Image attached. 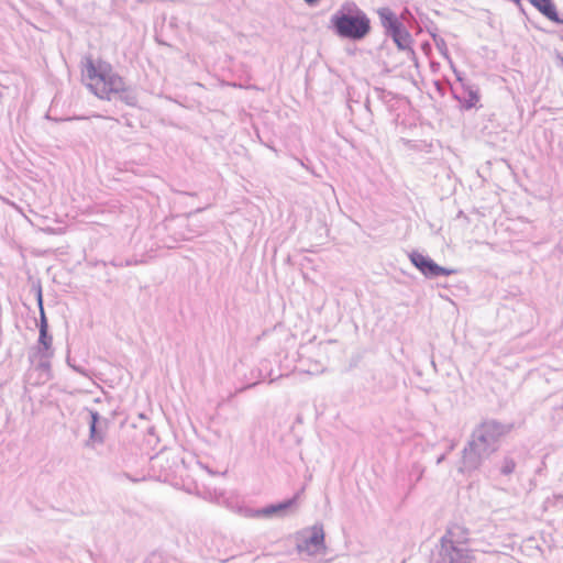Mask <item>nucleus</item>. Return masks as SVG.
Wrapping results in <instances>:
<instances>
[{
    "instance_id": "obj_23",
    "label": "nucleus",
    "mask_w": 563,
    "mask_h": 563,
    "mask_svg": "<svg viewBox=\"0 0 563 563\" xmlns=\"http://www.w3.org/2000/svg\"><path fill=\"white\" fill-rule=\"evenodd\" d=\"M560 60H561V64H562V66H563V57H560Z\"/></svg>"
},
{
    "instance_id": "obj_16",
    "label": "nucleus",
    "mask_w": 563,
    "mask_h": 563,
    "mask_svg": "<svg viewBox=\"0 0 563 563\" xmlns=\"http://www.w3.org/2000/svg\"><path fill=\"white\" fill-rule=\"evenodd\" d=\"M37 302L40 307V332H42V336H44L45 331L48 330L47 319L45 317L44 308H43V299H42V292L38 291L37 295Z\"/></svg>"
},
{
    "instance_id": "obj_14",
    "label": "nucleus",
    "mask_w": 563,
    "mask_h": 563,
    "mask_svg": "<svg viewBox=\"0 0 563 563\" xmlns=\"http://www.w3.org/2000/svg\"><path fill=\"white\" fill-rule=\"evenodd\" d=\"M464 89L466 93L465 108H474L479 100L478 91L473 86H464Z\"/></svg>"
},
{
    "instance_id": "obj_22",
    "label": "nucleus",
    "mask_w": 563,
    "mask_h": 563,
    "mask_svg": "<svg viewBox=\"0 0 563 563\" xmlns=\"http://www.w3.org/2000/svg\"><path fill=\"white\" fill-rule=\"evenodd\" d=\"M443 459H444V456H443V455H442V456H440V457L438 459V463H441V462L443 461Z\"/></svg>"
},
{
    "instance_id": "obj_4",
    "label": "nucleus",
    "mask_w": 563,
    "mask_h": 563,
    "mask_svg": "<svg viewBox=\"0 0 563 563\" xmlns=\"http://www.w3.org/2000/svg\"><path fill=\"white\" fill-rule=\"evenodd\" d=\"M297 551L308 555H317L325 552L324 531L321 525H314L300 533Z\"/></svg>"
},
{
    "instance_id": "obj_6",
    "label": "nucleus",
    "mask_w": 563,
    "mask_h": 563,
    "mask_svg": "<svg viewBox=\"0 0 563 563\" xmlns=\"http://www.w3.org/2000/svg\"><path fill=\"white\" fill-rule=\"evenodd\" d=\"M441 563H476L473 551L467 547L441 548L440 550Z\"/></svg>"
},
{
    "instance_id": "obj_17",
    "label": "nucleus",
    "mask_w": 563,
    "mask_h": 563,
    "mask_svg": "<svg viewBox=\"0 0 563 563\" xmlns=\"http://www.w3.org/2000/svg\"><path fill=\"white\" fill-rule=\"evenodd\" d=\"M516 468V463L512 459H508L506 457L505 461H504V464L501 466V470L500 472L504 474V475H509L511 474Z\"/></svg>"
},
{
    "instance_id": "obj_9",
    "label": "nucleus",
    "mask_w": 563,
    "mask_h": 563,
    "mask_svg": "<svg viewBox=\"0 0 563 563\" xmlns=\"http://www.w3.org/2000/svg\"><path fill=\"white\" fill-rule=\"evenodd\" d=\"M377 13L388 35H391L402 26L397 15L389 8H380Z\"/></svg>"
},
{
    "instance_id": "obj_7",
    "label": "nucleus",
    "mask_w": 563,
    "mask_h": 563,
    "mask_svg": "<svg viewBox=\"0 0 563 563\" xmlns=\"http://www.w3.org/2000/svg\"><path fill=\"white\" fill-rule=\"evenodd\" d=\"M470 538V531L461 525H452L441 538V548H454L466 547Z\"/></svg>"
},
{
    "instance_id": "obj_12",
    "label": "nucleus",
    "mask_w": 563,
    "mask_h": 563,
    "mask_svg": "<svg viewBox=\"0 0 563 563\" xmlns=\"http://www.w3.org/2000/svg\"><path fill=\"white\" fill-rule=\"evenodd\" d=\"M53 338L48 334V331H45L44 336H42V332H40L36 353L43 354L45 356H53L54 351L52 347Z\"/></svg>"
},
{
    "instance_id": "obj_5",
    "label": "nucleus",
    "mask_w": 563,
    "mask_h": 563,
    "mask_svg": "<svg viewBox=\"0 0 563 563\" xmlns=\"http://www.w3.org/2000/svg\"><path fill=\"white\" fill-rule=\"evenodd\" d=\"M409 258L412 265L418 268L421 274H423L428 278H434L438 276H449L455 274L456 271L452 268H446L438 265L429 256H424L419 252H412L409 255Z\"/></svg>"
},
{
    "instance_id": "obj_13",
    "label": "nucleus",
    "mask_w": 563,
    "mask_h": 563,
    "mask_svg": "<svg viewBox=\"0 0 563 563\" xmlns=\"http://www.w3.org/2000/svg\"><path fill=\"white\" fill-rule=\"evenodd\" d=\"M396 43V45L400 49H406L409 47L410 43V35L409 33L401 26L399 30H397L395 33L390 35Z\"/></svg>"
},
{
    "instance_id": "obj_15",
    "label": "nucleus",
    "mask_w": 563,
    "mask_h": 563,
    "mask_svg": "<svg viewBox=\"0 0 563 563\" xmlns=\"http://www.w3.org/2000/svg\"><path fill=\"white\" fill-rule=\"evenodd\" d=\"M102 442H103V435L98 430L97 424L89 423V439H88L86 445L93 448L95 443H102Z\"/></svg>"
},
{
    "instance_id": "obj_18",
    "label": "nucleus",
    "mask_w": 563,
    "mask_h": 563,
    "mask_svg": "<svg viewBox=\"0 0 563 563\" xmlns=\"http://www.w3.org/2000/svg\"><path fill=\"white\" fill-rule=\"evenodd\" d=\"M435 45H437V48L440 51V53L449 60L451 62L450 59V56H449V52H448V47H446V44L444 42V40H435Z\"/></svg>"
},
{
    "instance_id": "obj_11",
    "label": "nucleus",
    "mask_w": 563,
    "mask_h": 563,
    "mask_svg": "<svg viewBox=\"0 0 563 563\" xmlns=\"http://www.w3.org/2000/svg\"><path fill=\"white\" fill-rule=\"evenodd\" d=\"M52 356H45L43 354H37L36 352L30 356L31 362L35 363V369L40 372V377L43 382L49 378V358Z\"/></svg>"
},
{
    "instance_id": "obj_2",
    "label": "nucleus",
    "mask_w": 563,
    "mask_h": 563,
    "mask_svg": "<svg viewBox=\"0 0 563 563\" xmlns=\"http://www.w3.org/2000/svg\"><path fill=\"white\" fill-rule=\"evenodd\" d=\"M82 77L87 81L88 88L101 99L111 100L118 97L126 104L134 106L136 103L135 95L125 87L122 77L113 73L109 64L99 63L96 65L88 58L82 70Z\"/></svg>"
},
{
    "instance_id": "obj_20",
    "label": "nucleus",
    "mask_w": 563,
    "mask_h": 563,
    "mask_svg": "<svg viewBox=\"0 0 563 563\" xmlns=\"http://www.w3.org/2000/svg\"><path fill=\"white\" fill-rule=\"evenodd\" d=\"M77 373L81 374V375H87V373L85 372L84 368L79 367V366H71Z\"/></svg>"
},
{
    "instance_id": "obj_1",
    "label": "nucleus",
    "mask_w": 563,
    "mask_h": 563,
    "mask_svg": "<svg viewBox=\"0 0 563 563\" xmlns=\"http://www.w3.org/2000/svg\"><path fill=\"white\" fill-rule=\"evenodd\" d=\"M510 430L509 426L495 420L481 423L472 433L471 440L463 450L461 472L477 470L498 449L500 439Z\"/></svg>"
},
{
    "instance_id": "obj_3",
    "label": "nucleus",
    "mask_w": 563,
    "mask_h": 563,
    "mask_svg": "<svg viewBox=\"0 0 563 563\" xmlns=\"http://www.w3.org/2000/svg\"><path fill=\"white\" fill-rule=\"evenodd\" d=\"M331 24L338 35L354 41L364 38L371 31L366 13L351 1L344 2L331 16Z\"/></svg>"
},
{
    "instance_id": "obj_10",
    "label": "nucleus",
    "mask_w": 563,
    "mask_h": 563,
    "mask_svg": "<svg viewBox=\"0 0 563 563\" xmlns=\"http://www.w3.org/2000/svg\"><path fill=\"white\" fill-rule=\"evenodd\" d=\"M530 2L549 20L555 23H563V20L559 16L552 0H530Z\"/></svg>"
},
{
    "instance_id": "obj_8",
    "label": "nucleus",
    "mask_w": 563,
    "mask_h": 563,
    "mask_svg": "<svg viewBox=\"0 0 563 563\" xmlns=\"http://www.w3.org/2000/svg\"><path fill=\"white\" fill-rule=\"evenodd\" d=\"M295 503V498L285 500L279 504L269 505L267 507L261 509H251L247 511L246 516L250 518H272V517H282L285 515L286 510L289 509Z\"/></svg>"
},
{
    "instance_id": "obj_21",
    "label": "nucleus",
    "mask_w": 563,
    "mask_h": 563,
    "mask_svg": "<svg viewBox=\"0 0 563 563\" xmlns=\"http://www.w3.org/2000/svg\"><path fill=\"white\" fill-rule=\"evenodd\" d=\"M305 1H306V3H308L309 5H314V4L318 2V0H305Z\"/></svg>"
},
{
    "instance_id": "obj_19",
    "label": "nucleus",
    "mask_w": 563,
    "mask_h": 563,
    "mask_svg": "<svg viewBox=\"0 0 563 563\" xmlns=\"http://www.w3.org/2000/svg\"><path fill=\"white\" fill-rule=\"evenodd\" d=\"M90 421L89 423L98 424L100 415L95 410H89Z\"/></svg>"
}]
</instances>
